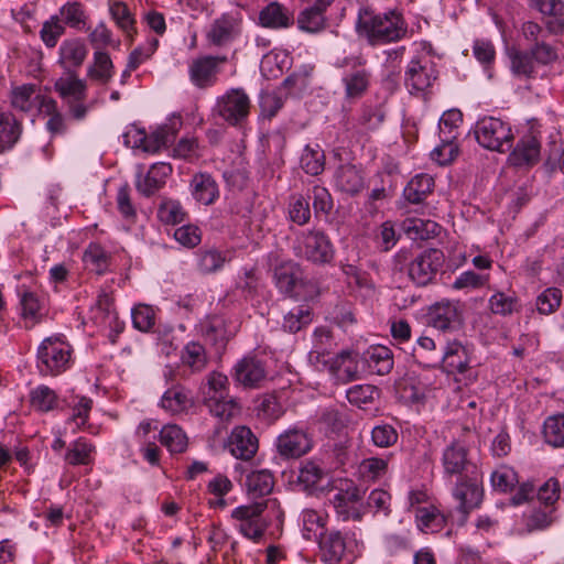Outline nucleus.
<instances>
[{
    "label": "nucleus",
    "mask_w": 564,
    "mask_h": 564,
    "mask_svg": "<svg viewBox=\"0 0 564 564\" xmlns=\"http://www.w3.org/2000/svg\"><path fill=\"white\" fill-rule=\"evenodd\" d=\"M357 26L360 34L367 36L371 44L397 42L408 33V25L402 14L393 10L376 14L369 9H362L359 12Z\"/></svg>",
    "instance_id": "f257e3e1"
},
{
    "label": "nucleus",
    "mask_w": 564,
    "mask_h": 564,
    "mask_svg": "<svg viewBox=\"0 0 564 564\" xmlns=\"http://www.w3.org/2000/svg\"><path fill=\"white\" fill-rule=\"evenodd\" d=\"M72 348L58 336L45 338L37 348L36 367L42 376H58L70 366Z\"/></svg>",
    "instance_id": "f03ea898"
},
{
    "label": "nucleus",
    "mask_w": 564,
    "mask_h": 564,
    "mask_svg": "<svg viewBox=\"0 0 564 564\" xmlns=\"http://www.w3.org/2000/svg\"><path fill=\"white\" fill-rule=\"evenodd\" d=\"M321 558L327 564H350L357 556L358 541L355 536L330 531L318 540Z\"/></svg>",
    "instance_id": "7ed1b4c3"
},
{
    "label": "nucleus",
    "mask_w": 564,
    "mask_h": 564,
    "mask_svg": "<svg viewBox=\"0 0 564 564\" xmlns=\"http://www.w3.org/2000/svg\"><path fill=\"white\" fill-rule=\"evenodd\" d=\"M437 77L436 64L426 53L415 55L405 69V85L409 91L412 95H422L425 100Z\"/></svg>",
    "instance_id": "20e7f679"
},
{
    "label": "nucleus",
    "mask_w": 564,
    "mask_h": 564,
    "mask_svg": "<svg viewBox=\"0 0 564 564\" xmlns=\"http://www.w3.org/2000/svg\"><path fill=\"white\" fill-rule=\"evenodd\" d=\"M452 496L457 502V510L463 514L462 524L475 509L480 508L484 501L482 474L477 473L455 480Z\"/></svg>",
    "instance_id": "39448f33"
},
{
    "label": "nucleus",
    "mask_w": 564,
    "mask_h": 564,
    "mask_svg": "<svg viewBox=\"0 0 564 564\" xmlns=\"http://www.w3.org/2000/svg\"><path fill=\"white\" fill-rule=\"evenodd\" d=\"M297 241V253L307 261L314 264H327L334 260V245L323 230L312 229L303 232Z\"/></svg>",
    "instance_id": "423d86ee"
},
{
    "label": "nucleus",
    "mask_w": 564,
    "mask_h": 564,
    "mask_svg": "<svg viewBox=\"0 0 564 564\" xmlns=\"http://www.w3.org/2000/svg\"><path fill=\"white\" fill-rule=\"evenodd\" d=\"M476 139L486 149L503 152L513 139L510 126L500 118L485 117L477 122Z\"/></svg>",
    "instance_id": "0eeeda50"
},
{
    "label": "nucleus",
    "mask_w": 564,
    "mask_h": 564,
    "mask_svg": "<svg viewBox=\"0 0 564 564\" xmlns=\"http://www.w3.org/2000/svg\"><path fill=\"white\" fill-rule=\"evenodd\" d=\"M241 34V20L231 13L215 18L205 30L207 46L223 48L232 44Z\"/></svg>",
    "instance_id": "6e6552de"
},
{
    "label": "nucleus",
    "mask_w": 564,
    "mask_h": 564,
    "mask_svg": "<svg viewBox=\"0 0 564 564\" xmlns=\"http://www.w3.org/2000/svg\"><path fill=\"white\" fill-rule=\"evenodd\" d=\"M442 466L446 477H466L480 473L477 464L469 458L468 448L458 441L451 442L443 451Z\"/></svg>",
    "instance_id": "1a4fd4ad"
},
{
    "label": "nucleus",
    "mask_w": 564,
    "mask_h": 564,
    "mask_svg": "<svg viewBox=\"0 0 564 564\" xmlns=\"http://www.w3.org/2000/svg\"><path fill=\"white\" fill-rule=\"evenodd\" d=\"M445 257L440 249H426L416 256L409 264V276L417 285L431 283L443 268Z\"/></svg>",
    "instance_id": "9d476101"
},
{
    "label": "nucleus",
    "mask_w": 564,
    "mask_h": 564,
    "mask_svg": "<svg viewBox=\"0 0 564 564\" xmlns=\"http://www.w3.org/2000/svg\"><path fill=\"white\" fill-rule=\"evenodd\" d=\"M231 518L237 521L239 532L254 542L261 540L268 528V521L261 513V506H257L256 502L235 508Z\"/></svg>",
    "instance_id": "9b49d317"
},
{
    "label": "nucleus",
    "mask_w": 564,
    "mask_h": 564,
    "mask_svg": "<svg viewBox=\"0 0 564 564\" xmlns=\"http://www.w3.org/2000/svg\"><path fill=\"white\" fill-rule=\"evenodd\" d=\"M227 62L226 55H204L193 59L188 68L192 83L198 88L212 87L217 82L220 67Z\"/></svg>",
    "instance_id": "f8f14e48"
},
{
    "label": "nucleus",
    "mask_w": 564,
    "mask_h": 564,
    "mask_svg": "<svg viewBox=\"0 0 564 564\" xmlns=\"http://www.w3.org/2000/svg\"><path fill=\"white\" fill-rule=\"evenodd\" d=\"M313 448L312 435L304 429L290 427L276 438V451L283 458H300Z\"/></svg>",
    "instance_id": "ddd939ff"
},
{
    "label": "nucleus",
    "mask_w": 564,
    "mask_h": 564,
    "mask_svg": "<svg viewBox=\"0 0 564 564\" xmlns=\"http://www.w3.org/2000/svg\"><path fill=\"white\" fill-rule=\"evenodd\" d=\"M321 369H327L341 383L357 380L360 376L359 355L354 351L343 350L332 356L327 366Z\"/></svg>",
    "instance_id": "4468645a"
},
{
    "label": "nucleus",
    "mask_w": 564,
    "mask_h": 564,
    "mask_svg": "<svg viewBox=\"0 0 564 564\" xmlns=\"http://www.w3.org/2000/svg\"><path fill=\"white\" fill-rule=\"evenodd\" d=\"M227 447L236 458L250 460L258 452L259 442L249 427L236 426L228 437Z\"/></svg>",
    "instance_id": "2eb2a0df"
},
{
    "label": "nucleus",
    "mask_w": 564,
    "mask_h": 564,
    "mask_svg": "<svg viewBox=\"0 0 564 564\" xmlns=\"http://www.w3.org/2000/svg\"><path fill=\"white\" fill-rule=\"evenodd\" d=\"M302 275L301 267L293 261L282 262L274 269L276 288L289 296H301L300 288L303 285Z\"/></svg>",
    "instance_id": "dca6fc26"
},
{
    "label": "nucleus",
    "mask_w": 564,
    "mask_h": 564,
    "mask_svg": "<svg viewBox=\"0 0 564 564\" xmlns=\"http://www.w3.org/2000/svg\"><path fill=\"white\" fill-rule=\"evenodd\" d=\"M88 54L84 40L79 37L66 39L58 48L57 64L65 72H75L82 67Z\"/></svg>",
    "instance_id": "f3484780"
},
{
    "label": "nucleus",
    "mask_w": 564,
    "mask_h": 564,
    "mask_svg": "<svg viewBox=\"0 0 564 564\" xmlns=\"http://www.w3.org/2000/svg\"><path fill=\"white\" fill-rule=\"evenodd\" d=\"M265 369L256 357H245L234 368V379L246 388H258L265 380Z\"/></svg>",
    "instance_id": "a211bd4d"
},
{
    "label": "nucleus",
    "mask_w": 564,
    "mask_h": 564,
    "mask_svg": "<svg viewBox=\"0 0 564 564\" xmlns=\"http://www.w3.org/2000/svg\"><path fill=\"white\" fill-rule=\"evenodd\" d=\"M336 347L332 330L326 326L316 327L313 333V345L308 354L310 361L317 368L326 367L332 351Z\"/></svg>",
    "instance_id": "6ab92c4d"
},
{
    "label": "nucleus",
    "mask_w": 564,
    "mask_h": 564,
    "mask_svg": "<svg viewBox=\"0 0 564 564\" xmlns=\"http://www.w3.org/2000/svg\"><path fill=\"white\" fill-rule=\"evenodd\" d=\"M172 172L173 169L170 163H154L150 166L145 175L140 174L138 176L135 183L137 189L145 196H151L165 185Z\"/></svg>",
    "instance_id": "aec40b11"
},
{
    "label": "nucleus",
    "mask_w": 564,
    "mask_h": 564,
    "mask_svg": "<svg viewBox=\"0 0 564 564\" xmlns=\"http://www.w3.org/2000/svg\"><path fill=\"white\" fill-rule=\"evenodd\" d=\"M530 7L546 17L545 26L552 34L564 31V1L562 0H530Z\"/></svg>",
    "instance_id": "412c9836"
},
{
    "label": "nucleus",
    "mask_w": 564,
    "mask_h": 564,
    "mask_svg": "<svg viewBox=\"0 0 564 564\" xmlns=\"http://www.w3.org/2000/svg\"><path fill=\"white\" fill-rule=\"evenodd\" d=\"M54 88L59 97L67 102H80L86 98V82L80 79L76 72H64L56 79Z\"/></svg>",
    "instance_id": "4be33fe9"
},
{
    "label": "nucleus",
    "mask_w": 564,
    "mask_h": 564,
    "mask_svg": "<svg viewBox=\"0 0 564 564\" xmlns=\"http://www.w3.org/2000/svg\"><path fill=\"white\" fill-rule=\"evenodd\" d=\"M335 186L348 195H356L365 187L362 171L354 164L340 165L334 174Z\"/></svg>",
    "instance_id": "5701e85b"
},
{
    "label": "nucleus",
    "mask_w": 564,
    "mask_h": 564,
    "mask_svg": "<svg viewBox=\"0 0 564 564\" xmlns=\"http://www.w3.org/2000/svg\"><path fill=\"white\" fill-rule=\"evenodd\" d=\"M293 22V12L278 1L270 2L259 12V23L267 29H286Z\"/></svg>",
    "instance_id": "b1692460"
},
{
    "label": "nucleus",
    "mask_w": 564,
    "mask_h": 564,
    "mask_svg": "<svg viewBox=\"0 0 564 564\" xmlns=\"http://www.w3.org/2000/svg\"><path fill=\"white\" fill-rule=\"evenodd\" d=\"M360 499L358 488L351 485L345 490H338L330 499V502L336 512L343 516L344 519L360 520L361 514L357 508Z\"/></svg>",
    "instance_id": "393cba45"
},
{
    "label": "nucleus",
    "mask_w": 564,
    "mask_h": 564,
    "mask_svg": "<svg viewBox=\"0 0 564 564\" xmlns=\"http://www.w3.org/2000/svg\"><path fill=\"white\" fill-rule=\"evenodd\" d=\"M541 144L533 134L524 135L510 154V161L517 166H531L540 161Z\"/></svg>",
    "instance_id": "a878e982"
},
{
    "label": "nucleus",
    "mask_w": 564,
    "mask_h": 564,
    "mask_svg": "<svg viewBox=\"0 0 564 564\" xmlns=\"http://www.w3.org/2000/svg\"><path fill=\"white\" fill-rule=\"evenodd\" d=\"M28 102L31 106H55V101L37 85L24 84L14 87L11 93L12 106H23Z\"/></svg>",
    "instance_id": "bb28decb"
},
{
    "label": "nucleus",
    "mask_w": 564,
    "mask_h": 564,
    "mask_svg": "<svg viewBox=\"0 0 564 564\" xmlns=\"http://www.w3.org/2000/svg\"><path fill=\"white\" fill-rule=\"evenodd\" d=\"M403 232L413 240H427L438 236L441 226L431 219H422L417 217H408L402 224Z\"/></svg>",
    "instance_id": "cd10ccee"
},
{
    "label": "nucleus",
    "mask_w": 564,
    "mask_h": 564,
    "mask_svg": "<svg viewBox=\"0 0 564 564\" xmlns=\"http://www.w3.org/2000/svg\"><path fill=\"white\" fill-rule=\"evenodd\" d=\"M441 360L444 369L449 373H464L469 365L466 347L456 340L447 344Z\"/></svg>",
    "instance_id": "c85d7f7f"
},
{
    "label": "nucleus",
    "mask_w": 564,
    "mask_h": 564,
    "mask_svg": "<svg viewBox=\"0 0 564 564\" xmlns=\"http://www.w3.org/2000/svg\"><path fill=\"white\" fill-rule=\"evenodd\" d=\"M191 189L194 198L204 205L213 204L219 196L216 181L207 173L195 174L191 181Z\"/></svg>",
    "instance_id": "c756f323"
},
{
    "label": "nucleus",
    "mask_w": 564,
    "mask_h": 564,
    "mask_svg": "<svg viewBox=\"0 0 564 564\" xmlns=\"http://www.w3.org/2000/svg\"><path fill=\"white\" fill-rule=\"evenodd\" d=\"M161 406L171 414H178L192 406L189 391L183 386H173L167 389L162 399Z\"/></svg>",
    "instance_id": "7c9ffc66"
},
{
    "label": "nucleus",
    "mask_w": 564,
    "mask_h": 564,
    "mask_svg": "<svg viewBox=\"0 0 564 564\" xmlns=\"http://www.w3.org/2000/svg\"><path fill=\"white\" fill-rule=\"evenodd\" d=\"M202 335L214 344L226 341L232 335L227 321L221 315H212L200 322Z\"/></svg>",
    "instance_id": "2f4dec72"
},
{
    "label": "nucleus",
    "mask_w": 564,
    "mask_h": 564,
    "mask_svg": "<svg viewBox=\"0 0 564 564\" xmlns=\"http://www.w3.org/2000/svg\"><path fill=\"white\" fill-rule=\"evenodd\" d=\"M274 487V477L268 469L253 470L247 475L246 488L252 498L271 494Z\"/></svg>",
    "instance_id": "473e14b6"
},
{
    "label": "nucleus",
    "mask_w": 564,
    "mask_h": 564,
    "mask_svg": "<svg viewBox=\"0 0 564 564\" xmlns=\"http://www.w3.org/2000/svg\"><path fill=\"white\" fill-rule=\"evenodd\" d=\"M21 135V126L14 116L0 110V153L13 148Z\"/></svg>",
    "instance_id": "72a5a7b5"
},
{
    "label": "nucleus",
    "mask_w": 564,
    "mask_h": 564,
    "mask_svg": "<svg viewBox=\"0 0 564 564\" xmlns=\"http://www.w3.org/2000/svg\"><path fill=\"white\" fill-rule=\"evenodd\" d=\"M20 304L26 327H33L41 322L45 314L44 304L36 293L31 291L23 292L21 294Z\"/></svg>",
    "instance_id": "f704fd0d"
},
{
    "label": "nucleus",
    "mask_w": 564,
    "mask_h": 564,
    "mask_svg": "<svg viewBox=\"0 0 564 564\" xmlns=\"http://www.w3.org/2000/svg\"><path fill=\"white\" fill-rule=\"evenodd\" d=\"M434 187V178L429 174H417L411 178L403 191L404 198L412 203H422Z\"/></svg>",
    "instance_id": "c9c22d12"
},
{
    "label": "nucleus",
    "mask_w": 564,
    "mask_h": 564,
    "mask_svg": "<svg viewBox=\"0 0 564 564\" xmlns=\"http://www.w3.org/2000/svg\"><path fill=\"white\" fill-rule=\"evenodd\" d=\"M365 360L370 371L379 376L389 373L393 367L391 351L384 346L370 347L365 354Z\"/></svg>",
    "instance_id": "e433bc0d"
},
{
    "label": "nucleus",
    "mask_w": 564,
    "mask_h": 564,
    "mask_svg": "<svg viewBox=\"0 0 564 564\" xmlns=\"http://www.w3.org/2000/svg\"><path fill=\"white\" fill-rule=\"evenodd\" d=\"M511 73L517 77L533 78L535 76V62L530 51L510 48L508 51Z\"/></svg>",
    "instance_id": "4c0bfd02"
},
{
    "label": "nucleus",
    "mask_w": 564,
    "mask_h": 564,
    "mask_svg": "<svg viewBox=\"0 0 564 564\" xmlns=\"http://www.w3.org/2000/svg\"><path fill=\"white\" fill-rule=\"evenodd\" d=\"M173 126H161L152 133L145 135L142 140V148L145 152L156 153L163 148H166L175 139L177 129Z\"/></svg>",
    "instance_id": "58836bf2"
},
{
    "label": "nucleus",
    "mask_w": 564,
    "mask_h": 564,
    "mask_svg": "<svg viewBox=\"0 0 564 564\" xmlns=\"http://www.w3.org/2000/svg\"><path fill=\"white\" fill-rule=\"evenodd\" d=\"M113 75V64L108 53L95 51L93 63L87 68V76L95 82L108 83Z\"/></svg>",
    "instance_id": "ea45409f"
},
{
    "label": "nucleus",
    "mask_w": 564,
    "mask_h": 564,
    "mask_svg": "<svg viewBox=\"0 0 564 564\" xmlns=\"http://www.w3.org/2000/svg\"><path fill=\"white\" fill-rule=\"evenodd\" d=\"M160 442L172 454L185 452L188 445L185 432L176 424H166L162 427Z\"/></svg>",
    "instance_id": "a19ab883"
},
{
    "label": "nucleus",
    "mask_w": 564,
    "mask_h": 564,
    "mask_svg": "<svg viewBox=\"0 0 564 564\" xmlns=\"http://www.w3.org/2000/svg\"><path fill=\"white\" fill-rule=\"evenodd\" d=\"M542 436L547 445L554 448H563L564 414H555L547 416L542 426Z\"/></svg>",
    "instance_id": "79ce46f5"
},
{
    "label": "nucleus",
    "mask_w": 564,
    "mask_h": 564,
    "mask_svg": "<svg viewBox=\"0 0 564 564\" xmlns=\"http://www.w3.org/2000/svg\"><path fill=\"white\" fill-rule=\"evenodd\" d=\"M345 85L346 97L349 100H355L361 97L370 83V73L366 68H358L347 74L343 78Z\"/></svg>",
    "instance_id": "37998d69"
},
{
    "label": "nucleus",
    "mask_w": 564,
    "mask_h": 564,
    "mask_svg": "<svg viewBox=\"0 0 564 564\" xmlns=\"http://www.w3.org/2000/svg\"><path fill=\"white\" fill-rule=\"evenodd\" d=\"M83 261L89 271L104 274L109 268L110 256L100 245L90 243L83 254Z\"/></svg>",
    "instance_id": "c03bdc74"
},
{
    "label": "nucleus",
    "mask_w": 564,
    "mask_h": 564,
    "mask_svg": "<svg viewBox=\"0 0 564 564\" xmlns=\"http://www.w3.org/2000/svg\"><path fill=\"white\" fill-rule=\"evenodd\" d=\"M95 446L79 437L73 442L65 454V460L73 466L89 465L94 459Z\"/></svg>",
    "instance_id": "a18cd8bd"
},
{
    "label": "nucleus",
    "mask_w": 564,
    "mask_h": 564,
    "mask_svg": "<svg viewBox=\"0 0 564 564\" xmlns=\"http://www.w3.org/2000/svg\"><path fill=\"white\" fill-rule=\"evenodd\" d=\"M313 314L307 305H299L289 311L283 317L282 327L285 332L295 334L310 325Z\"/></svg>",
    "instance_id": "49530a36"
},
{
    "label": "nucleus",
    "mask_w": 564,
    "mask_h": 564,
    "mask_svg": "<svg viewBox=\"0 0 564 564\" xmlns=\"http://www.w3.org/2000/svg\"><path fill=\"white\" fill-rule=\"evenodd\" d=\"M109 11L117 26L131 40L137 33L135 20L128 6L121 1H115L110 4Z\"/></svg>",
    "instance_id": "de8ad7c7"
},
{
    "label": "nucleus",
    "mask_w": 564,
    "mask_h": 564,
    "mask_svg": "<svg viewBox=\"0 0 564 564\" xmlns=\"http://www.w3.org/2000/svg\"><path fill=\"white\" fill-rule=\"evenodd\" d=\"M458 318V311L451 302L437 303L431 311L432 325L441 330L448 329Z\"/></svg>",
    "instance_id": "09e8293b"
},
{
    "label": "nucleus",
    "mask_w": 564,
    "mask_h": 564,
    "mask_svg": "<svg viewBox=\"0 0 564 564\" xmlns=\"http://www.w3.org/2000/svg\"><path fill=\"white\" fill-rule=\"evenodd\" d=\"M327 517L324 513L312 509L303 511V535L306 540H319L321 535L326 534L324 530Z\"/></svg>",
    "instance_id": "8fccbe9b"
},
{
    "label": "nucleus",
    "mask_w": 564,
    "mask_h": 564,
    "mask_svg": "<svg viewBox=\"0 0 564 564\" xmlns=\"http://www.w3.org/2000/svg\"><path fill=\"white\" fill-rule=\"evenodd\" d=\"M181 359L185 366L195 372L204 370L208 362L204 346L197 341H191L184 347Z\"/></svg>",
    "instance_id": "3c124183"
},
{
    "label": "nucleus",
    "mask_w": 564,
    "mask_h": 564,
    "mask_svg": "<svg viewBox=\"0 0 564 564\" xmlns=\"http://www.w3.org/2000/svg\"><path fill=\"white\" fill-rule=\"evenodd\" d=\"M389 457H369L360 462L358 473L367 481H376L386 476Z\"/></svg>",
    "instance_id": "603ef678"
},
{
    "label": "nucleus",
    "mask_w": 564,
    "mask_h": 564,
    "mask_svg": "<svg viewBox=\"0 0 564 564\" xmlns=\"http://www.w3.org/2000/svg\"><path fill=\"white\" fill-rule=\"evenodd\" d=\"M489 272H475L466 270L462 272L453 282L454 290H478L487 288L490 282Z\"/></svg>",
    "instance_id": "864d4df0"
},
{
    "label": "nucleus",
    "mask_w": 564,
    "mask_h": 564,
    "mask_svg": "<svg viewBox=\"0 0 564 564\" xmlns=\"http://www.w3.org/2000/svg\"><path fill=\"white\" fill-rule=\"evenodd\" d=\"M415 519L421 531L435 532L440 530L445 519L434 507H419L415 509Z\"/></svg>",
    "instance_id": "5fc2aeb1"
},
{
    "label": "nucleus",
    "mask_w": 564,
    "mask_h": 564,
    "mask_svg": "<svg viewBox=\"0 0 564 564\" xmlns=\"http://www.w3.org/2000/svg\"><path fill=\"white\" fill-rule=\"evenodd\" d=\"M205 404L214 416L223 421H229L237 416L241 409L235 399H228L227 397L218 399L210 398Z\"/></svg>",
    "instance_id": "6e6d98bb"
},
{
    "label": "nucleus",
    "mask_w": 564,
    "mask_h": 564,
    "mask_svg": "<svg viewBox=\"0 0 564 564\" xmlns=\"http://www.w3.org/2000/svg\"><path fill=\"white\" fill-rule=\"evenodd\" d=\"M229 381L226 375L213 371L207 376L206 386L203 388L204 402L209 401L210 398L218 399L228 397Z\"/></svg>",
    "instance_id": "4d7b16f0"
},
{
    "label": "nucleus",
    "mask_w": 564,
    "mask_h": 564,
    "mask_svg": "<svg viewBox=\"0 0 564 564\" xmlns=\"http://www.w3.org/2000/svg\"><path fill=\"white\" fill-rule=\"evenodd\" d=\"M297 26L304 32L318 33L325 29L326 18L319 11L310 7L299 14Z\"/></svg>",
    "instance_id": "13d9d810"
},
{
    "label": "nucleus",
    "mask_w": 564,
    "mask_h": 564,
    "mask_svg": "<svg viewBox=\"0 0 564 564\" xmlns=\"http://www.w3.org/2000/svg\"><path fill=\"white\" fill-rule=\"evenodd\" d=\"M59 14L63 19V24H66L70 28L82 30L86 24L87 15L85 13L84 7L77 1L65 3L59 9Z\"/></svg>",
    "instance_id": "bf43d9fd"
},
{
    "label": "nucleus",
    "mask_w": 564,
    "mask_h": 564,
    "mask_svg": "<svg viewBox=\"0 0 564 564\" xmlns=\"http://www.w3.org/2000/svg\"><path fill=\"white\" fill-rule=\"evenodd\" d=\"M30 402L36 411L48 412L56 406L57 395L48 387L40 386L31 391Z\"/></svg>",
    "instance_id": "052dcab7"
},
{
    "label": "nucleus",
    "mask_w": 564,
    "mask_h": 564,
    "mask_svg": "<svg viewBox=\"0 0 564 564\" xmlns=\"http://www.w3.org/2000/svg\"><path fill=\"white\" fill-rule=\"evenodd\" d=\"M463 123V113L459 108H448L440 119V133L445 138L456 139L458 129Z\"/></svg>",
    "instance_id": "680f3d73"
},
{
    "label": "nucleus",
    "mask_w": 564,
    "mask_h": 564,
    "mask_svg": "<svg viewBox=\"0 0 564 564\" xmlns=\"http://www.w3.org/2000/svg\"><path fill=\"white\" fill-rule=\"evenodd\" d=\"M562 291L558 288H547L538 295L535 305L540 314L549 315L557 311L562 303Z\"/></svg>",
    "instance_id": "e2e57ef3"
},
{
    "label": "nucleus",
    "mask_w": 564,
    "mask_h": 564,
    "mask_svg": "<svg viewBox=\"0 0 564 564\" xmlns=\"http://www.w3.org/2000/svg\"><path fill=\"white\" fill-rule=\"evenodd\" d=\"M65 33V26L58 15H53L42 24L40 37L46 47L56 46L59 37Z\"/></svg>",
    "instance_id": "0e129e2a"
},
{
    "label": "nucleus",
    "mask_w": 564,
    "mask_h": 564,
    "mask_svg": "<svg viewBox=\"0 0 564 564\" xmlns=\"http://www.w3.org/2000/svg\"><path fill=\"white\" fill-rule=\"evenodd\" d=\"M325 471L315 462L307 460L300 469L297 481L305 490L314 489L323 479Z\"/></svg>",
    "instance_id": "69168bd1"
},
{
    "label": "nucleus",
    "mask_w": 564,
    "mask_h": 564,
    "mask_svg": "<svg viewBox=\"0 0 564 564\" xmlns=\"http://www.w3.org/2000/svg\"><path fill=\"white\" fill-rule=\"evenodd\" d=\"M227 261L226 256L216 249L200 250L198 253V269L203 273H214L223 268Z\"/></svg>",
    "instance_id": "338daca9"
},
{
    "label": "nucleus",
    "mask_w": 564,
    "mask_h": 564,
    "mask_svg": "<svg viewBox=\"0 0 564 564\" xmlns=\"http://www.w3.org/2000/svg\"><path fill=\"white\" fill-rule=\"evenodd\" d=\"M186 213L177 200L166 199L158 209V217L164 224L176 225L184 220Z\"/></svg>",
    "instance_id": "774afa93"
}]
</instances>
